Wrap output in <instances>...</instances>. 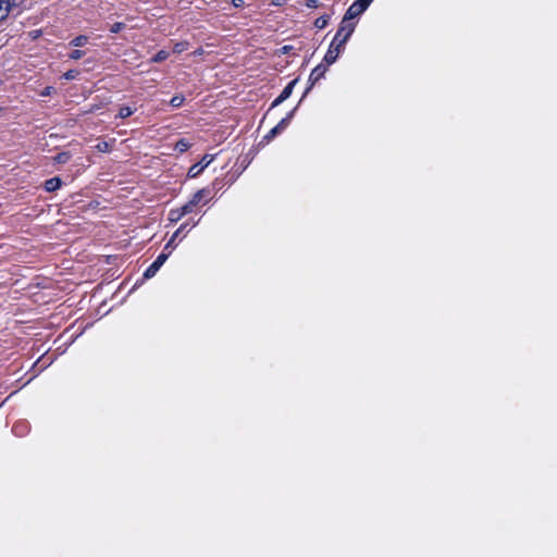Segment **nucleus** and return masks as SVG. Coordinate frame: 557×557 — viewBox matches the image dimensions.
<instances>
[{
    "label": "nucleus",
    "mask_w": 557,
    "mask_h": 557,
    "mask_svg": "<svg viewBox=\"0 0 557 557\" xmlns=\"http://www.w3.org/2000/svg\"><path fill=\"white\" fill-rule=\"evenodd\" d=\"M373 0H357L346 11L341 23H352L351 20L362 14Z\"/></svg>",
    "instance_id": "nucleus-2"
},
{
    "label": "nucleus",
    "mask_w": 557,
    "mask_h": 557,
    "mask_svg": "<svg viewBox=\"0 0 557 557\" xmlns=\"http://www.w3.org/2000/svg\"><path fill=\"white\" fill-rule=\"evenodd\" d=\"M197 224H198V221L193 222V223L190 224V227H194V226H196Z\"/></svg>",
    "instance_id": "nucleus-30"
},
{
    "label": "nucleus",
    "mask_w": 557,
    "mask_h": 557,
    "mask_svg": "<svg viewBox=\"0 0 557 557\" xmlns=\"http://www.w3.org/2000/svg\"><path fill=\"white\" fill-rule=\"evenodd\" d=\"M305 5L309 9H315L319 7L318 0H306Z\"/></svg>",
    "instance_id": "nucleus-25"
},
{
    "label": "nucleus",
    "mask_w": 557,
    "mask_h": 557,
    "mask_svg": "<svg viewBox=\"0 0 557 557\" xmlns=\"http://www.w3.org/2000/svg\"><path fill=\"white\" fill-rule=\"evenodd\" d=\"M184 97L182 95H176L170 100V104L174 108H178L183 104Z\"/></svg>",
    "instance_id": "nucleus-18"
},
{
    "label": "nucleus",
    "mask_w": 557,
    "mask_h": 557,
    "mask_svg": "<svg viewBox=\"0 0 557 557\" xmlns=\"http://www.w3.org/2000/svg\"><path fill=\"white\" fill-rule=\"evenodd\" d=\"M185 214L183 213L182 209L178 208V209H172L170 210L169 212V220L172 222V223H176L178 222Z\"/></svg>",
    "instance_id": "nucleus-12"
},
{
    "label": "nucleus",
    "mask_w": 557,
    "mask_h": 557,
    "mask_svg": "<svg viewBox=\"0 0 557 557\" xmlns=\"http://www.w3.org/2000/svg\"><path fill=\"white\" fill-rule=\"evenodd\" d=\"M133 114V110L129 107H122L119 111V116L121 119H126Z\"/></svg>",
    "instance_id": "nucleus-20"
},
{
    "label": "nucleus",
    "mask_w": 557,
    "mask_h": 557,
    "mask_svg": "<svg viewBox=\"0 0 557 557\" xmlns=\"http://www.w3.org/2000/svg\"><path fill=\"white\" fill-rule=\"evenodd\" d=\"M172 250H169V252H162L160 253L157 259L147 268V270L144 273L145 278H151L153 277L159 269L164 264V262L168 260L170 253Z\"/></svg>",
    "instance_id": "nucleus-3"
},
{
    "label": "nucleus",
    "mask_w": 557,
    "mask_h": 557,
    "mask_svg": "<svg viewBox=\"0 0 557 557\" xmlns=\"http://www.w3.org/2000/svg\"><path fill=\"white\" fill-rule=\"evenodd\" d=\"M71 156L69 152H60L54 157V161L59 164H64L70 160Z\"/></svg>",
    "instance_id": "nucleus-15"
},
{
    "label": "nucleus",
    "mask_w": 557,
    "mask_h": 557,
    "mask_svg": "<svg viewBox=\"0 0 557 557\" xmlns=\"http://www.w3.org/2000/svg\"><path fill=\"white\" fill-rule=\"evenodd\" d=\"M297 82V78L289 82L287 86L282 90L281 95L273 101L272 107H276L289 98Z\"/></svg>",
    "instance_id": "nucleus-7"
},
{
    "label": "nucleus",
    "mask_w": 557,
    "mask_h": 557,
    "mask_svg": "<svg viewBox=\"0 0 557 557\" xmlns=\"http://www.w3.org/2000/svg\"><path fill=\"white\" fill-rule=\"evenodd\" d=\"M190 147V144L186 140V139H180L176 144H175V150L178 151V152H184L186 151L188 148Z\"/></svg>",
    "instance_id": "nucleus-13"
},
{
    "label": "nucleus",
    "mask_w": 557,
    "mask_h": 557,
    "mask_svg": "<svg viewBox=\"0 0 557 557\" xmlns=\"http://www.w3.org/2000/svg\"><path fill=\"white\" fill-rule=\"evenodd\" d=\"M187 48H188V44L186 41L176 42L173 47V52L180 54V53L184 52L185 50H187Z\"/></svg>",
    "instance_id": "nucleus-16"
},
{
    "label": "nucleus",
    "mask_w": 557,
    "mask_h": 557,
    "mask_svg": "<svg viewBox=\"0 0 557 557\" xmlns=\"http://www.w3.org/2000/svg\"><path fill=\"white\" fill-rule=\"evenodd\" d=\"M86 42H87V37H86V36H77V37H75V38L70 42V45H71V46H74V47H82V46H84Z\"/></svg>",
    "instance_id": "nucleus-17"
},
{
    "label": "nucleus",
    "mask_w": 557,
    "mask_h": 557,
    "mask_svg": "<svg viewBox=\"0 0 557 557\" xmlns=\"http://www.w3.org/2000/svg\"><path fill=\"white\" fill-rule=\"evenodd\" d=\"M22 2L23 0H11V11L13 8L18 7Z\"/></svg>",
    "instance_id": "nucleus-28"
},
{
    "label": "nucleus",
    "mask_w": 557,
    "mask_h": 557,
    "mask_svg": "<svg viewBox=\"0 0 557 557\" xmlns=\"http://www.w3.org/2000/svg\"><path fill=\"white\" fill-rule=\"evenodd\" d=\"M213 159L214 157L212 154H206L202 158L201 162L194 164L193 166L189 168L188 176L196 177L197 175H199L205 170V168H207L213 161Z\"/></svg>",
    "instance_id": "nucleus-6"
},
{
    "label": "nucleus",
    "mask_w": 557,
    "mask_h": 557,
    "mask_svg": "<svg viewBox=\"0 0 557 557\" xmlns=\"http://www.w3.org/2000/svg\"><path fill=\"white\" fill-rule=\"evenodd\" d=\"M76 76H77V72L73 71V70L67 71L66 73H64V78L67 79V81L74 79Z\"/></svg>",
    "instance_id": "nucleus-26"
},
{
    "label": "nucleus",
    "mask_w": 557,
    "mask_h": 557,
    "mask_svg": "<svg viewBox=\"0 0 557 557\" xmlns=\"http://www.w3.org/2000/svg\"><path fill=\"white\" fill-rule=\"evenodd\" d=\"M208 195H209V190L208 189H206V188L199 189L198 191H196L193 195V197H191V199L189 201L191 202V205H194L196 207Z\"/></svg>",
    "instance_id": "nucleus-11"
},
{
    "label": "nucleus",
    "mask_w": 557,
    "mask_h": 557,
    "mask_svg": "<svg viewBox=\"0 0 557 557\" xmlns=\"http://www.w3.org/2000/svg\"><path fill=\"white\" fill-rule=\"evenodd\" d=\"M49 94H50V88L48 87V88L46 89V91L44 92V95H49Z\"/></svg>",
    "instance_id": "nucleus-29"
},
{
    "label": "nucleus",
    "mask_w": 557,
    "mask_h": 557,
    "mask_svg": "<svg viewBox=\"0 0 557 557\" xmlns=\"http://www.w3.org/2000/svg\"><path fill=\"white\" fill-rule=\"evenodd\" d=\"M295 110H292L287 116H285L284 119H282L276 126H274L270 132L269 134L265 136V139L270 140L272 138H274L276 135H278L281 132H283L288 125H289V122L290 120L293 119L294 116V113H295Z\"/></svg>",
    "instance_id": "nucleus-4"
},
{
    "label": "nucleus",
    "mask_w": 557,
    "mask_h": 557,
    "mask_svg": "<svg viewBox=\"0 0 557 557\" xmlns=\"http://www.w3.org/2000/svg\"><path fill=\"white\" fill-rule=\"evenodd\" d=\"M189 226V223L186 222L184 224H182L177 230L176 232L172 235V237L170 238V240L168 242V244L165 245L164 247V250H171L173 249L174 247V240L176 239V237H182V233L184 230H186L187 227Z\"/></svg>",
    "instance_id": "nucleus-8"
},
{
    "label": "nucleus",
    "mask_w": 557,
    "mask_h": 557,
    "mask_svg": "<svg viewBox=\"0 0 557 557\" xmlns=\"http://www.w3.org/2000/svg\"><path fill=\"white\" fill-rule=\"evenodd\" d=\"M329 23V15H322L314 22V26L319 29H323Z\"/></svg>",
    "instance_id": "nucleus-14"
},
{
    "label": "nucleus",
    "mask_w": 557,
    "mask_h": 557,
    "mask_svg": "<svg viewBox=\"0 0 557 557\" xmlns=\"http://www.w3.org/2000/svg\"><path fill=\"white\" fill-rule=\"evenodd\" d=\"M326 71H327V69H326V66H325V65H323V64H319V65H317V66L311 71L310 76H309V79H308V82H309V86H308V88L306 89V91H305V95H304V96H306V95L309 92V90L313 87V85H314L317 82H319V81H320V79L325 75Z\"/></svg>",
    "instance_id": "nucleus-5"
},
{
    "label": "nucleus",
    "mask_w": 557,
    "mask_h": 557,
    "mask_svg": "<svg viewBox=\"0 0 557 557\" xmlns=\"http://www.w3.org/2000/svg\"><path fill=\"white\" fill-rule=\"evenodd\" d=\"M96 148L100 152H108L110 150V145L107 141H101L96 146Z\"/></svg>",
    "instance_id": "nucleus-21"
},
{
    "label": "nucleus",
    "mask_w": 557,
    "mask_h": 557,
    "mask_svg": "<svg viewBox=\"0 0 557 557\" xmlns=\"http://www.w3.org/2000/svg\"><path fill=\"white\" fill-rule=\"evenodd\" d=\"M11 12V0H0V22L4 21Z\"/></svg>",
    "instance_id": "nucleus-9"
},
{
    "label": "nucleus",
    "mask_w": 557,
    "mask_h": 557,
    "mask_svg": "<svg viewBox=\"0 0 557 557\" xmlns=\"http://www.w3.org/2000/svg\"><path fill=\"white\" fill-rule=\"evenodd\" d=\"M123 27H124V24H123V23L117 22V23H114V24L111 26L110 30H111V33H119L120 30H122V29H123Z\"/></svg>",
    "instance_id": "nucleus-23"
},
{
    "label": "nucleus",
    "mask_w": 557,
    "mask_h": 557,
    "mask_svg": "<svg viewBox=\"0 0 557 557\" xmlns=\"http://www.w3.org/2000/svg\"><path fill=\"white\" fill-rule=\"evenodd\" d=\"M194 208H195V206L191 205L190 201L186 202L183 207H181V209L185 215L193 212Z\"/></svg>",
    "instance_id": "nucleus-22"
},
{
    "label": "nucleus",
    "mask_w": 557,
    "mask_h": 557,
    "mask_svg": "<svg viewBox=\"0 0 557 557\" xmlns=\"http://www.w3.org/2000/svg\"><path fill=\"white\" fill-rule=\"evenodd\" d=\"M232 4L235 7V8H240L244 5V0H232Z\"/></svg>",
    "instance_id": "nucleus-27"
},
{
    "label": "nucleus",
    "mask_w": 557,
    "mask_h": 557,
    "mask_svg": "<svg viewBox=\"0 0 557 557\" xmlns=\"http://www.w3.org/2000/svg\"><path fill=\"white\" fill-rule=\"evenodd\" d=\"M169 57V52L165 50H160L153 58L152 62H162Z\"/></svg>",
    "instance_id": "nucleus-19"
},
{
    "label": "nucleus",
    "mask_w": 557,
    "mask_h": 557,
    "mask_svg": "<svg viewBox=\"0 0 557 557\" xmlns=\"http://www.w3.org/2000/svg\"><path fill=\"white\" fill-rule=\"evenodd\" d=\"M84 55V52L81 50H74L70 53V58L73 60H78Z\"/></svg>",
    "instance_id": "nucleus-24"
},
{
    "label": "nucleus",
    "mask_w": 557,
    "mask_h": 557,
    "mask_svg": "<svg viewBox=\"0 0 557 557\" xmlns=\"http://www.w3.org/2000/svg\"><path fill=\"white\" fill-rule=\"evenodd\" d=\"M355 26H356L355 23H346V22L341 23L339 28H338L337 33L335 34V36L329 47V50L326 51V53L324 55V61L327 64H333L337 60V58L341 54V52L343 51L346 42L352 35V33L355 30Z\"/></svg>",
    "instance_id": "nucleus-1"
},
{
    "label": "nucleus",
    "mask_w": 557,
    "mask_h": 557,
    "mask_svg": "<svg viewBox=\"0 0 557 557\" xmlns=\"http://www.w3.org/2000/svg\"><path fill=\"white\" fill-rule=\"evenodd\" d=\"M61 186V180L59 177H52L45 182V189L49 193L57 190Z\"/></svg>",
    "instance_id": "nucleus-10"
}]
</instances>
